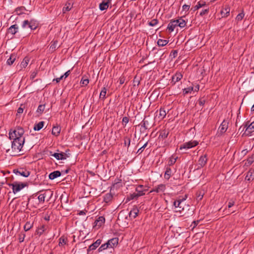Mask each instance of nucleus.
<instances>
[{
    "mask_svg": "<svg viewBox=\"0 0 254 254\" xmlns=\"http://www.w3.org/2000/svg\"><path fill=\"white\" fill-rule=\"evenodd\" d=\"M193 91V87L190 86L183 89V93L184 95L191 93V91Z\"/></svg>",
    "mask_w": 254,
    "mask_h": 254,
    "instance_id": "44",
    "label": "nucleus"
},
{
    "mask_svg": "<svg viewBox=\"0 0 254 254\" xmlns=\"http://www.w3.org/2000/svg\"><path fill=\"white\" fill-rule=\"evenodd\" d=\"M24 130L23 128L21 127H17L16 129L11 131V130L9 132V138L10 140L15 138H24L23 137L24 134Z\"/></svg>",
    "mask_w": 254,
    "mask_h": 254,
    "instance_id": "4",
    "label": "nucleus"
},
{
    "mask_svg": "<svg viewBox=\"0 0 254 254\" xmlns=\"http://www.w3.org/2000/svg\"><path fill=\"white\" fill-rule=\"evenodd\" d=\"M139 211L138 207L135 205L133 206L129 213V217L130 219L135 218L138 216Z\"/></svg>",
    "mask_w": 254,
    "mask_h": 254,
    "instance_id": "11",
    "label": "nucleus"
},
{
    "mask_svg": "<svg viewBox=\"0 0 254 254\" xmlns=\"http://www.w3.org/2000/svg\"><path fill=\"white\" fill-rule=\"evenodd\" d=\"M16 58V55L15 54H11L9 59H7L6 64L9 65H12L15 61Z\"/></svg>",
    "mask_w": 254,
    "mask_h": 254,
    "instance_id": "26",
    "label": "nucleus"
},
{
    "mask_svg": "<svg viewBox=\"0 0 254 254\" xmlns=\"http://www.w3.org/2000/svg\"><path fill=\"white\" fill-rule=\"evenodd\" d=\"M177 26V21L176 20H171L168 25L167 29L170 32H172Z\"/></svg>",
    "mask_w": 254,
    "mask_h": 254,
    "instance_id": "16",
    "label": "nucleus"
},
{
    "mask_svg": "<svg viewBox=\"0 0 254 254\" xmlns=\"http://www.w3.org/2000/svg\"><path fill=\"white\" fill-rule=\"evenodd\" d=\"M177 55H178V51L177 50H173L171 52L170 56L172 58H175L177 57Z\"/></svg>",
    "mask_w": 254,
    "mask_h": 254,
    "instance_id": "57",
    "label": "nucleus"
},
{
    "mask_svg": "<svg viewBox=\"0 0 254 254\" xmlns=\"http://www.w3.org/2000/svg\"><path fill=\"white\" fill-rule=\"evenodd\" d=\"M143 187L142 185H138L135 189V192L137 194H141V196L145 194L144 190L142 189Z\"/></svg>",
    "mask_w": 254,
    "mask_h": 254,
    "instance_id": "35",
    "label": "nucleus"
},
{
    "mask_svg": "<svg viewBox=\"0 0 254 254\" xmlns=\"http://www.w3.org/2000/svg\"><path fill=\"white\" fill-rule=\"evenodd\" d=\"M209 12V8L203 9L199 13V15L203 16V15H207Z\"/></svg>",
    "mask_w": 254,
    "mask_h": 254,
    "instance_id": "54",
    "label": "nucleus"
},
{
    "mask_svg": "<svg viewBox=\"0 0 254 254\" xmlns=\"http://www.w3.org/2000/svg\"><path fill=\"white\" fill-rule=\"evenodd\" d=\"M25 237V234L23 233H21L19 235V243H22L24 241V238Z\"/></svg>",
    "mask_w": 254,
    "mask_h": 254,
    "instance_id": "52",
    "label": "nucleus"
},
{
    "mask_svg": "<svg viewBox=\"0 0 254 254\" xmlns=\"http://www.w3.org/2000/svg\"><path fill=\"white\" fill-rule=\"evenodd\" d=\"M43 194H46V197L48 196L49 199H50L53 195V191L50 190H48Z\"/></svg>",
    "mask_w": 254,
    "mask_h": 254,
    "instance_id": "51",
    "label": "nucleus"
},
{
    "mask_svg": "<svg viewBox=\"0 0 254 254\" xmlns=\"http://www.w3.org/2000/svg\"><path fill=\"white\" fill-rule=\"evenodd\" d=\"M46 197V194H41L38 197V199L40 202L44 203L45 202V199Z\"/></svg>",
    "mask_w": 254,
    "mask_h": 254,
    "instance_id": "49",
    "label": "nucleus"
},
{
    "mask_svg": "<svg viewBox=\"0 0 254 254\" xmlns=\"http://www.w3.org/2000/svg\"><path fill=\"white\" fill-rule=\"evenodd\" d=\"M61 127L60 126H54L53 127L52 134L56 136H59L61 132Z\"/></svg>",
    "mask_w": 254,
    "mask_h": 254,
    "instance_id": "20",
    "label": "nucleus"
},
{
    "mask_svg": "<svg viewBox=\"0 0 254 254\" xmlns=\"http://www.w3.org/2000/svg\"><path fill=\"white\" fill-rule=\"evenodd\" d=\"M44 231H45V226L44 225H42V226L38 228L36 230V233L37 235L41 236L44 233Z\"/></svg>",
    "mask_w": 254,
    "mask_h": 254,
    "instance_id": "45",
    "label": "nucleus"
},
{
    "mask_svg": "<svg viewBox=\"0 0 254 254\" xmlns=\"http://www.w3.org/2000/svg\"><path fill=\"white\" fill-rule=\"evenodd\" d=\"M140 125L141 126V127H143L145 130H146L148 128L149 123L148 121L145 120L144 118L143 120L141 122Z\"/></svg>",
    "mask_w": 254,
    "mask_h": 254,
    "instance_id": "40",
    "label": "nucleus"
},
{
    "mask_svg": "<svg viewBox=\"0 0 254 254\" xmlns=\"http://www.w3.org/2000/svg\"><path fill=\"white\" fill-rule=\"evenodd\" d=\"M207 155L206 154L201 156L198 161L197 169L203 167L207 163Z\"/></svg>",
    "mask_w": 254,
    "mask_h": 254,
    "instance_id": "9",
    "label": "nucleus"
},
{
    "mask_svg": "<svg viewBox=\"0 0 254 254\" xmlns=\"http://www.w3.org/2000/svg\"><path fill=\"white\" fill-rule=\"evenodd\" d=\"M187 198V196L186 195L184 197L180 196L178 199L174 201L173 205L177 209L176 210L177 212H181L184 210L185 205L184 201L186 200Z\"/></svg>",
    "mask_w": 254,
    "mask_h": 254,
    "instance_id": "3",
    "label": "nucleus"
},
{
    "mask_svg": "<svg viewBox=\"0 0 254 254\" xmlns=\"http://www.w3.org/2000/svg\"><path fill=\"white\" fill-rule=\"evenodd\" d=\"M166 116V112L164 108H161L159 110V116L161 119L164 118Z\"/></svg>",
    "mask_w": 254,
    "mask_h": 254,
    "instance_id": "43",
    "label": "nucleus"
},
{
    "mask_svg": "<svg viewBox=\"0 0 254 254\" xmlns=\"http://www.w3.org/2000/svg\"><path fill=\"white\" fill-rule=\"evenodd\" d=\"M230 11V8L228 6L226 7L225 8H224L221 11V13H222V14H223L224 17H227L229 14Z\"/></svg>",
    "mask_w": 254,
    "mask_h": 254,
    "instance_id": "39",
    "label": "nucleus"
},
{
    "mask_svg": "<svg viewBox=\"0 0 254 254\" xmlns=\"http://www.w3.org/2000/svg\"><path fill=\"white\" fill-rule=\"evenodd\" d=\"M8 185L9 187H11L12 192L15 194L25 187L27 186V184L24 183L14 182L13 183H9Z\"/></svg>",
    "mask_w": 254,
    "mask_h": 254,
    "instance_id": "5",
    "label": "nucleus"
},
{
    "mask_svg": "<svg viewBox=\"0 0 254 254\" xmlns=\"http://www.w3.org/2000/svg\"><path fill=\"white\" fill-rule=\"evenodd\" d=\"M168 134H169V131L165 129H164L160 131L159 136V138H163V139L166 138L167 137Z\"/></svg>",
    "mask_w": 254,
    "mask_h": 254,
    "instance_id": "34",
    "label": "nucleus"
},
{
    "mask_svg": "<svg viewBox=\"0 0 254 254\" xmlns=\"http://www.w3.org/2000/svg\"><path fill=\"white\" fill-rule=\"evenodd\" d=\"M109 248V244L106 243L104 244H102L98 249V252H101L103 251L106 250L107 248Z\"/></svg>",
    "mask_w": 254,
    "mask_h": 254,
    "instance_id": "41",
    "label": "nucleus"
},
{
    "mask_svg": "<svg viewBox=\"0 0 254 254\" xmlns=\"http://www.w3.org/2000/svg\"><path fill=\"white\" fill-rule=\"evenodd\" d=\"M249 122L246 123L242 130L246 128V131H248L249 133H251L254 131V121L251 124H249Z\"/></svg>",
    "mask_w": 254,
    "mask_h": 254,
    "instance_id": "12",
    "label": "nucleus"
},
{
    "mask_svg": "<svg viewBox=\"0 0 254 254\" xmlns=\"http://www.w3.org/2000/svg\"><path fill=\"white\" fill-rule=\"evenodd\" d=\"M38 22L34 19L25 20L22 23V27L24 29L29 28L31 30H34L38 27Z\"/></svg>",
    "mask_w": 254,
    "mask_h": 254,
    "instance_id": "2",
    "label": "nucleus"
},
{
    "mask_svg": "<svg viewBox=\"0 0 254 254\" xmlns=\"http://www.w3.org/2000/svg\"><path fill=\"white\" fill-rule=\"evenodd\" d=\"M70 73V70H68L66 72H65L64 74V75H63L62 76H64V78H66V77H67L68 76V75H69Z\"/></svg>",
    "mask_w": 254,
    "mask_h": 254,
    "instance_id": "64",
    "label": "nucleus"
},
{
    "mask_svg": "<svg viewBox=\"0 0 254 254\" xmlns=\"http://www.w3.org/2000/svg\"><path fill=\"white\" fill-rule=\"evenodd\" d=\"M148 144V142H146L143 145H142L137 151V153H138L139 154H141L144 149L147 147V145Z\"/></svg>",
    "mask_w": 254,
    "mask_h": 254,
    "instance_id": "53",
    "label": "nucleus"
},
{
    "mask_svg": "<svg viewBox=\"0 0 254 254\" xmlns=\"http://www.w3.org/2000/svg\"><path fill=\"white\" fill-rule=\"evenodd\" d=\"M118 238H114L108 240L107 243L109 244V248H113L118 244Z\"/></svg>",
    "mask_w": 254,
    "mask_h": 254,
    "instance_id": "22",
    "label": "nucleus"
},
{
    "mask_svg": "<svg viewBox=\"0 0 254 254\" xmlns=\"http://www.w3.org/2000/svg\"><path fill=\"white\" fill-rule=\"evenodd\" d=\"M254 179V170H250L247 173L245 177V179L247 181H250L253 180Z\"/></svg>",
    "mask_w": 254,
    "mask_h": 254,
    "instance_id": "23",
    "label": "nucleus"
},
{
    "mask_svg": "<svg viewBox=\"0 0 254 254\" xmlns=\"http://www.w3.org/2000/svg\"><path fill=\"white\" fill-rule=\"evenodd\" d=\"M141 196V194H137L136 192H133L131 194H130L127 197V201H129L130 200L132 199H136L139 196Z\"/></svg>",
    "mask_w": 254,
    "mask_h": 254,
    "instance_id": "24",
    "label": "nucleus"
},
{
    "mask_svg": "<svg viewBox=\"0 0 254 254\" xmlns=\"http://www.w3.org/2000/svg\"><path fill=\"white\" fill-rule=\"evenodd\" d=\"M177 21V26L181 28H184L186 25V22L182 17L176 20Z\"/></svg>",
    "mask_w": 254,
    "mask_h": 254,
    "instance_id": "28",
    "label": "nucleus"
},
{
    "mask_svg": "<svg viewBox=\"0 0 254 254\" xmlns=\"http://www.w3.org/2000/svg\"><path fill=\"white\" fill-rule=\"evenodd\" d=\"M113 197V195L111 193H108L104 195V201L106 203H108L112 200Z\"/></svg>",
    "mask_w": 254,
    "mask_h": 254,
    "instance_id": "32",
    "label": "nucleus"
},
{
    "mask_svg": "<svg viewBox=\"0 0 254 254\" xmlns=\"http://www.w3.org/2000/svg\"><path fill=\"white\" fill-rule=\"evenodd\" d=\"M168 40L159 39L157 41V44L159 47H163L166 45L168 43Z\"/></svg>",
    "mask_w": 254,
    "mask_h": 254,
    "instance_id": "37",
    "label": "nucleus"
},
{
    "mask_svg": "<svg viewBox=\"0 0 254 254\" xmlns=\"http://www.w3.org/2000/svg\"><path fill=\"white\" fill-rule=\"evenodd\" d=\"M81 83L84 86H86L89 83V80L88 79H82Z\"/></svg>",
    "mask_w": 254,
    "mask_h": 254,
    "instance_id": "59",
    "label": "nucleus"
},
{
    "mask_svg": "<svg viewBox=\"0 0 254 254\" xmlns=\"http://www.w3.org/2000/svg\"><path fill=\"white\" fill-rule=\"evenodd\" d=\"M45 122L44 121H41L38 123L35 124L33 127L34 130H40L44 127Z\"/></svg>",
    "mask_w": 254,
    "mask_h": 254,
    "instance_id": "29",
    "label": "nucleus"
},
{
    "mask_svg": "<svg viewBox=\"0 0 254 254\" xmlns=\"http://www.w3.org/2000/svg\"><path fill=\"white\" fill-rule=\"evenodd\" d=\"M112 0H103L99 4V9L101 11L106 10L109 7V3Z\"/></svg>",
    "mask_w": 254,
    "mask_h": 254,
    "instance_id": "13",
    "label": "nucleus"
},
{
    "mask_svg": "<svg viewBox=\"0 0 254 254\" xmlns=\"http://www.w3.org/2000/svg\"><path fill=\"white\" fill-rule=\"evenodd\" d=\"M166 189V186L164 184H160L157 186L154 191L157 192H164Z\"/></svg>",
    "mask_w": 254,
    "mask_h": 254,
    "instance_id": "30",
    "label": "nucleus"
},
{
    "mask_svg": "<svg viewBox=\"0 0 254 254\" xmlns=\"http://www.w3.org/2000/svg\"><path fill=\"white\" fill-rule=\"evenodd\" d=\"M25 10V7L23 6H21L16 8L15 9V11L17 14H21L23 13Z\"/></svg>",
    "mask_w": 254,
    "mask_h": 254,
    "instance_id": "48",
    "label": "nucleus"
},
{
    "mask_svg": "<svg viewBox=\"0 0 254 254\" xmlns=\"http://www.w3.org/2000/svg\"><path fill=\"white\" fill-rule=\"evenodd\" d=\"M125 77L124 76H122L119 78V82L120 84H123L125 82Z\"/></svg>",
    "mask_w": 254,
    "mask_h": 254,
    "instance_id": "62",
    "label": "nucleus"
},
{
    "mask_svg": "<svg viewBox=\"0 0 254 254\" xmlns=\"http://www.w3.org/2000/svg\"><path fill=\"white\" fill-rule=\"evenodd\" d=\"M177 157H174V156H172L169 160L168 164L169 166H171L174 165L175 162H176Z\"/></svg>",
    "mask_w": 254,
    "mask_h": 254,
    "instance_id": "47",
    "label": "nucleus"
},
{
    "mask_svg": "<svg viewBox=\"0 0 254 254\" xmlns=\"http://www.w3.org/2000/svg\"><path fill=\"white\" fill-rule=\"evenodd\" d=\"M249 165L252 164L254 162V155H252L249 157L247 159Z\"/></svg>",
    "mask_w": 254,
    "mask_h": 254,
    "instance_id": "56",
    "label": "nucleus"
},
{
    "mask_svg": "<svg viewBox=\"0 0 254 254\" xmlns=\"http://www.w3.org/2000/svg\"><path fill=\"white\" fill-rule=\"evenodd\" d=\"M235 204V201L231 199L230 200V201L228 202V208H231V207H232Z\"/></svg>",
    "mask_w": 254,
    "mask_h": 254,
    "instance_id": "61",
    "label": "nucleus"
},
{
    "mask_svg": "<svg viewBox=\"0 0 254 254\" xmlns=\"http://www.w3.org/2000/svg\"><path fill=\"white\" fill-rule=\"evenodd\" d=\"M107 93V89L106 87H104L102 88L99 96V99L102 101H104L106 99V95Z\"/></svg>",
    "mask_w": 254,
    "mask_h": 254,
    "instance_id": "27",
    "label": "nucleus"
},
{
    "mask_svg": "<svg viewBox=\"0 0 254 254\" xmlns=\"http://www.w3.org/2000/svg\"><path fill=\"white\" fill-rule=\"evenodd\" d=\"M206 2L203 1H199L197 4L193 7L190 8V11H192V12H194L197 9H199L201 7H203L206 6Z\"/></svg>",
    "mask_w": 254,
    "mask_h": 254,
    "instance_id": "15",
    "label": "nucleus"
},
{
    "mask_svg": "<svg viewBox=\"0 0 254 254\" xmlns=\"http://www.w3.org/2000/svg\"><path fill=\"white\" fill-rule=\"evenodd\" d=\"M158 22L157 19H153L148 22V25L151 26H155Z\"/></svg>",
    "mask_w": 254,
    "mask_h": 254,
    "instance_id": "50",
    "label": "nucleus"
},
{
    "mask_svg": "<svg viewBox=\"0 0 254 254\" xmlns=\"http://www.w3.org/2000/svg\"><path fill=\"white\" fill-rule=\"evenodd\" d=\"M45 109V104H41L39 105L36 113L38 116L41 115Z\"/></svg>",
    "mask_w": 254,
    "mask_h": 254,
    "instance_id": "31",
    "label": "nucleus"
},
{
    "mask_svg": "<svg viewBox=\"0 0 254 254\" xmlns=\"http://www.w3.org/2000/svg\"><path fill=\"white\" fill-rule=\"evenodd\" d=\"M61 176V172L59 171H55L51 173L49 175L50 180H54Z\"/></svg>",
    "mask_w": 254,
    "mask_h": 254,
    "instance_id": "21",
    "label": "nucleus"
},
{
    "mask_svg": "<svg viewBox=\"0 0 254 254\" xmlns=\"http://www.w3.org/2000/svg\"><path fill=\"white\" fill-rule=\"evenodd\" d=\"M128 122H129L128 118L127 117H125L123 118L122 123L125 127L128 123Z\"/></svg>",
    "mask_w": 254,
    "mask_h": 254,
    "instance_id": "58",
    "label": "nucleus"
},
{
    "mask_svg": "<svg viewBox=\"0 0 254 254\" xmlns=\"http://www.w3.org/2000/svg\"><path fill=\"white\" fill-rule=\"evenodd\" d=\"M190 5L185 4L183 5L182 8L183 10L188 11L190 9Z\"/></svg>",
    "mask_w": 254,
    "mask_h": 254,
    "instance_id": "60",
    "label": "nucleus"
},
{
    "mask_svg": "<svg viewBox=\"0 0 254 254\" xmlns=\"http://www.w3.org/2000/svg\"><path fill=\"white\" fill-rule=\"evenodd\" d=\"M172 171L170 167H167L164 174V178L169 180L172 175Z\"/></svg>",
    "mask_w": 254,
    "mask_h": 254,
    "instance_id": "25",
    "label": "nucleus"
},
{
    "mask_svg": "<svg viewBox=\"0 0 254 254\" xmlns=\"http://www.w3.org/2000/svg\"><path fill=\"white\" fill-rule=\"evenodd\" d=\"M228 123L227 121H223L219 127V130L221 133H223L226 132L228 127Z\"/></svg>",
    "mask_w": 254,
    "mask_h": 254,
    "instance_id": "19",
    "label": "nucleus"
},
{
    "mask_svg": "<svg viewBox=\"0 0 254 254\" xmlns=\"http://www.w3.org/2000/svg\"><path fill=\"white\" fill-rule=\"evenodd\" d=\"M205 100H202V99H199L198 100V104L200 106H202L204 105V104H205Z\"/></svg>",
    "mask_w": 254,
    "mask_h": 254,
    "instance_id": "63",
    "label": "nucleus"
},
{
    "mask_svg": "<svg viewBox=\"0 0 254 254\" xmlns=\"http://www.w3.org/2000/svg\"><path fill=\"white\" fill-rule=\"evenodd\" d=\"M198 144V142L196 140H191L187 142H185L181 145L180 149H190L196 146Z\"/></svg>",
    "mask_w": 254,
    "mask_h": 254,
    "instance_id": "6",
    "label": "nucleus"
},
{
    "mask_svg": "<svg viewBox=\"0 0 254 254\" xmlns=\"http://www.w3.org/2000/svg\"><path fill=\"white\" fill-rule=\"evenodd\" d=\"M105 221V219L103 216H100L96 219L94 222V227H100Z\"/></svg>",
    "mask_w": 254,
    "mask_h": 254,
    "instance_id": "18",
    "label": "nucleus"
},
{
    "mask_svg": "<svg viewBox=\"0 0 254 254\" xmlns=\"http://www.w3.org/2000/svg\"><path fill=\"white\" fill-rule=\"evenodd\" d=\"M29 60L27 58H24L20 64V66L22 68H25L28 64Z\"/></svg>",
    "mask_w": 254,
    "mask_h": 254,
    "instance_id": "46",
    "label": "nucleus"
},
{
    "mask_svg": "<svg viewBox=\"0 0 254 254\" xmlns=\"http://www.w3.org/2000/svg\"><path fill=\"white\" fill-rule=\"evenodd\" d=\"M245 15V14L243 12H241L238 14L236 17V20L238 21H241L243 19Z\"/></svg>",
    "mask_w": 254,
    "mask_h": 254,
    "instance_id": "55",
    "label": "nucleus"
},
{
    "mask_svg": "<svg viewBox=\"0 0 254 254\" xmlns=\"http://www.w3.org/2000/svg\"><path fill=\"white\" fill-rule=\"evenodd\" d=\"M33 226V223H31L30 221L27 222L24 226V230L25 231H29Z\"/></svg>",
    "mask_w": 254,
    "mask_h": 254,
    "instance_id": "38",
    "label": "nucleus"
},
{
    "mask_svg": "<svg viewBox=\"0 0 254 254\" xmlns=\"http://www.w3.org/2000/svg\"><path fill=\"white\" fill-rule=\"evenodd\" d=\"M49 155L54 157L56 159L60 160H65L66 159L68 156L64 152H61V153H53L52 151H50L49 152Z\"/></svg>",
    "mask_w": 254,
    "mask_h": 254,
    "instance_id": "7",
    "label": "nucleus"
},
{
    "mask_svg": "<svg viewBox=\"0 0 254 254\" xmlns=\"http://www.w3.org/2000/svg\"><path fill=\"white\" fill-rule=\"evenodd\" d=\"M12 139L13 140L11 143L12 149L15 151H21L25 142V138L14 137Z\"/></svg>",
    "mask_w": 254,
    "mask_h": 254,
    "instance_id": "1",
    "label": "nucleus"
},
{
    "mask_svg": "<svg viewBox=\"0 0 254 254\" xmlns=\"http://www.w3.org/2000/svg\"><path fill=\"white\" fill-rule=\"evenodd\" d=\"M13 172L16 174H19L23 177H27L30 175V172L24 169L23 168H20L19 169H15L13 170Z\"/></svg>",
    "mask_w": 254,
    "mask_h": 254,
    "instance_id": "10",
    "label": "nucleus"
},
{
    "mask_svg": "<svg viewBox=\"0 0 254 254\" xmlns=\"http://www.w3.org/2000/svg\"><path fill=\"white\" fill-rule=\"evenodd\" d=\"M183 74L180 72H177L173 75L170 80V84L174 85L177 82L180 81L183 78Z\"/></svg>",
    "mask_w": 254,
    "mask_h": 254,
    "instance_id": "8",
    "label": "nucleus"
},
{
    "mask_svg": "<svg viewBox=\"0 0 254 254\" xmlns=\"http://www.w3.org/2000/svg\"><path fill=\"white\" fill-rule=\"evenodd\" d=\"M101 242H102V240L100 239L97 240L96 241V242H95L94 243L92 244L91 245H90V246L89 247V248L87 250V251L89 252V251H93V250H95L96 248H97L99 246V245L101 243Z\"/></svg>",
    "mask_w": 254,
    "mask_h": 254,
    "instance_id": "17",
    "label": "nucleus"
},
{
    "mask_svg": "<svg viewBox=\"0 0 254 254\" xmlns=\"http://www.w3.org/2000/svg\"><path fill=\"white\" fill-rule=\"evenodd\" d=\"M18 26L15 24L11 25L9 28H8L7 29V32L14 35L18 32Z\"/></svg>",
    "mask_w": 254,
    "mask_h": 254,
    "instance_id": "14",
    "label": "nucleus"
},
{
    "mask_svg": "<svg viewBox=\"0 0 254 254\" xmlns=\"http://www.w3.org/2000/svg\"><path fill=\"white\" fill-rule=\"evenodd\" d=\"M131 135L130 136H126L124 137V144L127 147V148L130 146Z\"/></svg>",
    "mask_w": 254,
    "mask_h": 254,
    "instance_id": "36",
    "label": "nucleus"
},
{
    "mask_svg": "<svg viewBox=\"0 0 254 254\" xmlns=\"http://www.w3.org/2000/svg\"><path fill=\"white\" fill-rule=\"evenodd\" d=\"M72 7V4L69 2H67L63 9V13H65L66 11H69Z\"/></svg>",
    "mask_w": 254,
    "mask_h": 254,
    "instance_id": "33",
    "label": "nucleus"
},
{
    "mask_svg": "<svg viewBox=\"0 0 254 254\" xmlns=\"http://www.w3.org/2000/svg\"><path fill=\"white\" fill-rule=\"evenodd\" d=\"M67 242V239L66 238L62 236L59 239V245L60 246H63L64 245H66Z\"/></svg>",
    "mask_w": 254,
    "mask_h": 254,
    "instance_id": "42",
    "label": "nucleus"
}]
</instances>
